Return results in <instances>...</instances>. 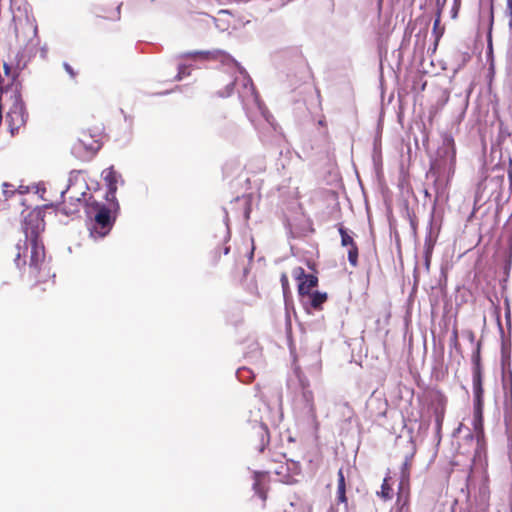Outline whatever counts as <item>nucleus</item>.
<instances>
[{
  "label": "nucleus",
  "mask_w": 512,
  "mask_h": 512,
  "mask_svg": "<svg viewBox=\"0 0 512 512\" xmlns=\"http://www.w3.org/2000/svg\"><path fill=\"white\" fill-rule=\"evenodd\" d=\"M245 437L248 444L260 453L264 452L270 442L269 429L262 422L255 421L250 424L245 431Z\"/></svg>",
  "instance_id": "obj_4"
},
{
  "label": "nucleus",
  "mask_w": 512,
  "mask_h": 512,
  "mask_svg": "<svg viewBox=\"0 0 512 512\" xmlns=\"http://www.w3.org/2000/svg\"><path fill=\"white\" fill-rule=\"evenodd\" d=\"M439 24V19H437L434 23V26L436 27Z\"/></svg>",
  "instance_id": "obj_41"
},
{
  "label": "nucleus",
  "mask_w": 512,
  "mask_h": 512,
  "mask_svg": "<svg viewBox=\"0 0 512 512\" xmlns=\"http://www.w3.org/2000/svg\"><path fill=\"white\" fill-rule=\"evenodd\" d=\"M108 205L99 203L95 200L88 203V214L93 215L94 224L91 229V234L94 237L106 236L115 221V216L112 215L118 209V203L114 200H107Z\"/></svg>",
  "instance_id": "obj_2"
},
{
  "label": "nucleus",
  "mask_w": 512,
  "mask_h": 512,
  "mask_svg": "<svg viewBox=\"0 0 512 512\" xmlns=\"http://www.w3.org/2000/svg\"><path fill=\"white\" fill-rule=\"evenodd\" d=\"M82 206V199L73 195L69 196V200L64 199L60 211L67 215L72 216L79 212Z\"/></svg>",
  "instance_id": "obj_11"
},
{
  "label": "nucleus",
  "mask_w": 512,
  "mask_h": 512,
  "mask_svg": "<svg viewBox=\"0 0 512 512\" xmlns=\"http://www.w3.org/2000/svg\"><path fill=\"white\" fill-rule=\"evenodd\" d=\"M338 231L341 236V245L342 246H350L352 243H354L353 237L347 232V230L344 228L342 224L338 225Z\"/></svg>",
  "instance_id": "obj_19"
},
{
  "label": "nucleus",
  "mask_w": 512,
  "mask_h": 512,
  "mask_svg": "<svg viewBox=\"0 0 512 512\" xmlns=\"http://www.w3.org/2000/svg\"><path fill=\"white\" fill-rule=\"evenodd\" d=\"M472 371H483L481 364L480 346L478 345L477 350L472 355Z\"/></svg>",
  "instance_id": "obj_20"
},
{
  "label": "nucleus",
  "mask_w": 512,
  "mask_h": 512,
  "mask_svg": "<svg viewBox=\"0 0 512 512\" xmlns=\"http://www.w3.org/2000/svg\"><path fill=\"white\" fill-rule=\"evenodd\" d=\"M444 147L446 149V154H448L450 157L451 164H454L456 161V148L454 140L452 138H446L444 141Z\"/></svg>",
  "instance_id": "obj_18"
},
{
  "label": "nucleus",
  "mask_w": 512,
  "mask_h": 512,
  "mask_svg": "<svg viewBox=\"0 0 512 512\" xmlns=\"http://www.w3.org/2000/svg\"><path fill=\"white\" fill-rule=\"evenodd\" d=\"M415 453H416V448H415V446H413L411 453L405 457V460H404V462L402 464V468H401V482H400V487H399L400 490L402 489V486L405 483L409 482L410 471H411V468H412V463H413V459H414Z\"/></svg>",
  "instance_id": "obj_12"
},
{
  "label": "nucleus",
  "mask_w": 512,
  "mask_h": 512,
  "mask_svg": "<svg viewBox=\"0 0 512 512\" xmlns=\"http://www.w3.org/2000/svg\"><path fill=\"white\" fill-rule=\"evenodd\" d=\"M383 0H377L378 13H381Z\"/></svg>",
  "instance_id": "obj_34"
},
{
  "label": "nucleus",
  "mask_w": 512,
  "mask_h": 512,
  "mask_svg": "<svg viewBox=\"0 0 512 512\" xmlns=\"http://www.w3.org/2000/svg\"><path fill=\"white\" fill-rule=\"evenodd\" d=\"M483 408L484 405H474L473 428L476 432L483 430Z\"/></svg>",
  "instance_id": "obj_14"
},
{
  "label": "nucleus",
  "mask_w": 512,
  "mask_h": 512,
  "mask_svg": "<svg viewBox=\"0 0 512 512\" xmlns=\"http://www.w3.org/2000/svg\"><path fill=\"white\" fill-rule=\"evenodd\" d=\"M337 477H338L337 489H346V482H345V477H344L342 468L338 470Z\"/></svg>",
  "instance_id": "obj_28"
},
{
  "label": "nucleus",
  "mask_w": 512,
  "mask_h": 512,
  "mask_svg": "<svg viewBox=\"0 0 512 512\" xmlns=\"http://www.w3.org/2000/svg\"><path fill=\"white\" fill-rule=\"evenodd\" d=\"M268 475V472L264 471H256L254 472V484L253 488L255 490V493L263 500L265 501L267 499V485L265 483V479Z\"/></svg>",
  "instance_id": "obj_10"
},
{
  "label": "nucleus",
  "mask_w": 512,
  "mask_h": 512,
  "mask_svg": "<svg viewBox=\"0 0 512 512\" xmlns=\"http://www.w3.org/2000/svg\"><path fill=\"white\" fill-rule=\"evenodd\" d=\"M14 186L8 183L3 184V194L5 195V198L8 199L9 197H12L15 194Z\"/></svg>",
  "instance_id": "obj_27"
},
{
  "label": "nucleus",
  "mask_w": 512,
  "mask_h": 512,
  "mask_svg": "<svg viewBox=\"0 0 512 512\" xmlns=\"http://www.w3.org/2000/svg\"><path fill=\"white\" fill-rule=\"evenodd\" d=\"M408 503V497L405 498V501L404 503L401 505V507L399 508V512H403L404 510V507L407 505Z\"/></svg>",
  "instance_id": "obj_35"
},
{
  "label": "nucleus",
  "mask_w": 512,
  "mask_h": 512,
  "mask_svg": "<svg viewBox=\"0 0 512 512\" xmlns=\"http://www.w3.org/2000/svg\"><path fill=\"white\" fill-rule=\"evenodd\" d=\"M101 148L99 135H92L88 131L83 130L80 132L77 140L73 144V152L78 157H92Z\"/></svg>",
  "instance_id": "obj_5"
},
{
  "label": "nucleus",
  "mask_w": 512,
  "mask_h": 512,
  "mask_svg": "<svg viewBox=\"0 0 512 512\" xmlns=\"http://www.w3.org/2000/svg\"><path fill=\"white\" fill-rule=\"evenodd\" d=\"M473 395H474V405H484V388L481 387H475L473 389Z\"/></svg>",
  "instance_id": "obj_22"
},
{
  "label": "nucleus",
  "mask_w": 512,
  "mask_h": 512,
  "mask_svg": "<svg viewBox=\"0 0 512 512\" xmlns=\"http://www.w3.org/2000/svg\"><path fill=\"white\" fill-rule=\"evenodd\" d=\"M241 81L243 85V91L239 92V95L242 99L243 104L246 106L250 101H252L255 104H258L259 96L258 93L256 92L252 80L248 76L242 75Z\"/></svg>",
  "instance_id": "obj_8"
},
{
  "label": "nucleus",
  "mask_w": 512,
  "mask_h": 512,
  "mask_svg": "<svg viewBox=\"0 0 512 512\" xmlns=\"http://www.w3.org/2000/svg\"><path fill=\"white\" fill-rule=\"evenodd\" d=\"M274 472L278 475L282 474L281 468L276 469Z\"/></svg>",
  "instance_id": "obj_36"
},
{
  "label": "nucleus",
  "mask_w": 512,
  "mask_h": 512,
  "mask_svg": "<svg viewBox=\"0 0 512 512\" xmlns=\"http://www.w3.org/2000/svg\"><path fill=\"white\" fill-rule=\"evenodd\" d=\"M507 9L509 14V26L512 28V0H507Z\"/></svg>",
  "instance_id": "obj_30"
},
{
  "label": "nucleus",
  "mask_w": 512,
  "mask_h": 512,
  "mask_svg": "<svg viewBox=\"0 0 512 512\" xmlns=\"http://www.w3.org/2000/svg\"><path fill=\"white\" fill-rule=\"evenodd\" d=\"M390 477L387 476L384 478L383 483L381 485L380 491L377 492V495L383 499L384 501H388L392 499L393 489L389 483Z\"/></svg>",
  "instance_id": "obj_15"
},
{
  "label": "nucleus",
  "mask_w": 512,
  "mask_h": 512,
  "mask_svg": "<svg viewBox=\"0 0 512 512\" xmlns=\"http://www.w3.org/2000/svg\"><path fill=\"white\" fill-rule=\"evenodd\" d=\"M328 300V294L321 291H312L305 296V300H301L304 305L310 306L316 311L323 309V304Z\"/></svg>",
  "instance_id": "obj_9"
},
{
  "label": "nucleus",
  "mask_w": 512,
  "mask_h": 512,
  "mask_svg": "<svg viewBox=\"0 0 512 512\" xmlns=\"http://www.w3.org/2000/svg\"><path fill=\"white\" fill-rule=\"evenodd\" d=\"M348 247V261L352 267L358 266V255L359 250L356 242L352 243V245Z\"/></svg>",
  "instance_id": "obj_17"
},
{
  "label": "nucleus",
  "mask_w": 512,
  "mask_h": 512,
  "mask_svg": "<svg viewBox=\"0 0 512 512\" xmlns=\"http://www.w3.org/2000/svg\"><path fill=\"white\" fill-rule=\"evenodd\" d=\"M10 106L7 112L6 121L9 132L12 136H15L25 127L28 114L24 102L21 99V95L15 90L10 95Z\"/></svg>",
  "instance_id": "obj_3"
},
{
  "label": "nucleus",
  "mask_w": 512,
  "mask_h": 512,
  "mask_svg": "<svg viewBox=\"0 0 512 512\" xmlns=\"http://www.w3.org/2000/svg\"><path fill=\"white\" fill-rule=\"evenodd\" d=\"M438 401H439V404L434 410V415H435L436 431H437V433H440L441 429H442L443 421H444L447 398L444 395L439 394Z\"/></svg>",
  "instance_id": "obj_13"
},
{
  "label": "nucleus",
  "mask_w": 512,
  "mask_h": 512,
  "mask_svg": "<svg viewBox=\"0 0 512 512\" xmlns=\"http://www.w3.org/2000/svg\"><path fill=\"white\" fill-rule=\"evenodd\" d=\"M432 251H433V247L432 245H427L425 247V252H424V265H425V268L426 270L428 271L429 268H430V263H431V256H432Z\"/></svg>",
  "instance_id": "obj_24"
},
{
  "label": "nucleus",
  "mask_w": 512,
  "mask_h": 512,
  "mask_svg": "<svg viewBox=\"0 0 512 512\" xmlns=\"http://www.w3.org/2000/svg\"><path fill=\"white\" fill-rule=\"evenodd\" d=\"M446 0H436V5L442 8L445 5Z\"/></svg>",
  "instance_id": "obj_33"
},
{
  "label": "nucleus",
  "mask_w": 512,
  "mask_h": 512,
  "mask_svg": "<svg viewBox=\"0 0 512 512\" xmlns=\"http://www.w3.org/2000/svg\"><path fill=\"white\" fill-rule=\"evenodd\" d=\"M292 276L298 282V295L300 300H305V296L309 295L319 283L316 274H306L305 270L300 266L292 270Z\"/></svg>",
  "instance_id": "obj_6"
},
{
  "label": "nucleus",
  "mask_w": 512,
  "mask_h": 512,
  "mask_svg": "<svg viewBox=\"0 0 512 512\" xmlns=\"http://www.w3.org/2000/svg\"><path fill=\"white\" fill-rule=\"evenodd\" d=\"M280 282H281V286H282L283 295H284V297H287L288 295L291 294V289H290L288 275L286 272H283L281 274Z\"/></svg>",
  "instance_id": "obj_21"
},
{
  "label": "nucleus",
  "mask_w": 512,
  "mask_h": 512,
  "mask_svg": "<svg viewBox=\"0 0 512 512\" xmlns=\"http://www.w3.org/2000/svg\"><path fill=\"white\" fill-rule=\"evenodd\" d=\"M472 384L473 389L483 386V371H472Z\"/></svg>",
  "instance_id": "obj_23"
},
{
  "label": "nucleus",
  "mask_w": 512,
  "mask_h": 512,
  "mask_svg": "<svg viewBox=\"0 0 512 512\" xmlns=\"http://www.w3.org/2000/svg\"><path fill=\"white\" fill-rule=\"evenodd\" d=\"M238 80L236 79L235 82H232L230 84L227 85V93L226 95L229 96L231 93H232V89H233V86L235 85V83L237 82Z\"/></svg>",
  "instance_id": "obj_32"
},
{
  "label": "nucleus",
  "mask_w": 512,
  "mask_h": 512,
  "mask_svg": "<svg viewBox=\"0 0 512 512\" xmlns=\"http://www.w3.org/2000/svg\"><path fill=\"white\" fill-rule=\"evenodd\" d=\"M505 421H506L507 425H511L512 424V407H511V412H506V414H505Z\"/></svg>",
  "instance_id": "obj_31"
},
{
  "label": "nucleus",
  "mask_w": 512,
  "mask_h": 512,
  "mask_svg": "<svg viewBox=\"0 0 512 512\" xmlns=\"http://www.w3.org/2000/svg\"><path fill=\"white\" fill-rule=\"evenodd\" d=\"M274 472L278 475L282 474L281 468L276 469Z\"/></svg>",
  "instance_id": "obj_37"
},
{
  "label": "nucleus",
  "mask_w": 512,
  "mask_h": 512,
  "mask_svg": "<svg viewBox=\"0 0 512 512\" xmlns=\"http://www.w3.org/2000/svg\"><path fill=\"white\" fill-rule=\"evenodd\" d=\"M348 247V261L352 267L358 266V255L359 250L356 242L352 243V245Z\"/></svg>",
  "instance_id": "obj_16"
},
{
  "label": "nucleus",
  "mask_w": 512,
  "mask_h": 512,
  "mask_svg": "<svg viewBox=\"0 0 512 512\" xmlns=\"http://www.w3.org/2000/svg\"><path fill=\"white\" fill-rule=\"evenodd\" d=\"M63 67H64L65 71L70 75V77L72 79H74L76 77L77 73L74 71V69L71 67L70 64L64 63Z\"/></svg>",
  "instance_id": "obj_29"
},
{
  "label": "nucleus",
  "mask_w": 512,
  "mask_h": 512,
  "mask_svg": "<svg viewBox=\"0 0 512 512\" xmlns=\"http://www.w3.org/2000/svg\"><path fill=\"white\" fill-rule=\"evenodd\" d=\"M509 180H510V184L512 185V172H509Z\"/></svg>",
  "instance_id": "obj_39"
},
{
  "label": "nucleus",
  "mask_w": 512,
  "mask_h": 512,
  "mask_svg": "<svg viewBox=\"0 0 512 512\" xmlns=\"http://www.w3.org/2000/svg\"><path fill=\"white\" fill-rule=\"evenodd\" d=\"M25 239L15 247L14 262L23 275L33 285L54 283L50 260L46 257L45 247L40 234L45 229L44 212L40 208L31 210L24 219Z\"/></svg>",
  "instance_id": "obj_1"
},
{
  "label": "nucleus",
  "mask_w": 512,
  "mask_h": 512,
  "mask_svg": "<svg viewBox=\"0 0 512 512\" xmlns=\"http://www.w3.org/2000/svg\"><path fill=\"white\" fill-rule=\"evenodd\" d=\"M102 176L108 188L106 199L116 201L115 194L118 188L117 184L119 179L121 178V175L115 171L113 166H111L103 170Z\"/></svg>",
  "instance_id": "obj_7"
},
{
  "label": "nucleus",
  "mask_w": 512,
  "mask_h": 512,
  "mask_svg": "<svg viewBox=\"0 0 512 512\" xmlns=\"http://www.w3.org/2000/svg\"><path fill=\"white\" fill-rule=\"evenodd\" d=\"M450 344L457 350L460 347L457 327H454L452 329L451 336H450Z\"/></svg>",
  "instance_id": "obj_25"
},
{
  "label": "nucleus",
  "mask_w": 512,
  "mask_h": 512,
  "mask_svg": "<svg viewBox=\"0 0 512 512\" xmlns=\"http://www.w3.org/2000/svg\"><path fill=\"white\" fill-rule=\"evenodd\" d=\"M229 250H230V248H229V247H225V249H224V254H225V255H226V254H228V253H229Z\"/></svg>",
  "instance_id": "obj_38"
},
{
  "label": "nucleus",
  "mask_w": 512,
  "mask_h": 512,
  "mask_svg": "<svg viewBox=\"0 0 512 512\" xmlns=\"http://www.w3.org/2000/svg\"><path fill=\"white\" fill-rule=\"evenodd\" d=\"M67 192H68V193H71V192H72V187H71V186H69V187H68Z\"/></svg>",
  "instance_id": "obj_40"
},
{
  "label": "nucleus",
  "mask_w": 512,
  "mask_h": 512,
  "mask_svg": "<svg viewBox=\"0 0 512 512\" xmlns=\"http://www.w3.org/2000/svg\"><path fill=\"white\" fill-rule=\"evenodd\" d=\"M337 503L347 506L348 499L346 496V489H337Z\"/></svg>",
  "instance_id": "obj_26"
}]
</instances>
